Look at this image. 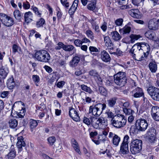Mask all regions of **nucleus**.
<instances>
[{"mask_svg":"<svg viewBox=\"0 0 159 159\" xmlns=\"http://www.w3.org/2000/svg\"><path fill=\"white\" fill-rule=\"evenodd\" d=\"M129 139V137L127 135L125 136L123 140L122 143L126 144H128V140Z\"/></svg>","mask_w":159,"mask_h":159,"instance_id":"obj_59","label":"nucleus"},{"mask_svg":"<svg viewBox=\"0 0 159 159\" xmlns=\"http://www.w3.org/2000/svg\"><path fill=\"white\" fill-rule=\"evenodd\" d=\"M106 114L108 118L112 119V118L115 117L113 113L109 110L106 111Z\"/></svg>","mask_w":159,"mask_h":159,"instance_id":"obj_48","label":"nucleus"},{"mask_svg":"<svg viewBox=\"0 0 159 159\" xmlns=\"http://www.w3.org/2000/svg\"><path fill=\"white\" fill-rule=\"evenodd\" d=\"M13 147V146H11V150L9 152L6 156V157L8 159H13L15 157L16 153Z\"/></svg>","mask_w":159,"mask_h":159,"instance_id":"obj_28","label":"nucleus"},{"mask_svg":"<svg viewBox=\"0 0 159 159\" xmlns=\"http://www.w3.org/2000/svg\"><path fill=\"white\" fill-rule=\"evenodd\" d=\"M20 151L22 147H25V141H24V138L20 136Z\"/></svg>","mask_w":159,"mask_h":159,"instance_id":"obj_60","label":"nucleus"},{"mask_svg":"<svg viewBox=\"0 0 159 159\" xmlns=\"http://www.w3.org/2000/svg\"><path fill=\"white\" fill-rule=\"evenodd\" d=\"M74 48H75L71 45H65L64 50L66 51L70 52L72 51Z\"/></svg>","mask_w":159,"mask_h":159,"instance_id":"obj_44","label":"nucleus"},{"mask_svg":"<svg viewBox=\"0 0 159 159\" xmlns=\"http://www.w3.org/2000/svg\"><path fill=\"white\" fill-rule=\"evenodd\" d=\"M139 44L137 43L134 45L129 51L133 58L138 61H142L145 58L144 57V52L141 49V48L139 45Z\"/></svg>","mask_w":159,"mask_h":159,"instance_id":"obj_1","label":"nucleus"},{"mask_svg":"<svg viewBox=\"0 0 159 159\" xmlns=\"http://www.w3.org/2000/svg\"><path fill=\"white\" fill-rule=\"evenodd\" d=\"M13 14L15 18L17 20H20V11L19 10H15Z\"/></svg>","mask_w":159,"mask_h":159,"instance_id":"obj_46","label":"nucleus"},{"mask_svg":"<svg viewBox=\"0 0 159 159\" xmlns=\"http://www.w3.org/2000/svg\"><path fill=\"white\" fill-rule=\"evenodd\" d=\"M45 20L44 19L40 18L36 22V26L37 28H39L43 27V25L45 23Z\"/></svg>","mask_w":159,"mask_h":159,"instance_id":"obj_38","label":"nucleus"},{"mask_svg":"<svg viewBox=\"0 0 159 159\" xmlns=\"http://www.w3.org/2000/svg\"><path fill=\"white\" fill-rule=\"evenodd\" d=\"M61 2L62 5L66 8L69 7V3L67 2V0H61Z\"/></svg>","mask_w":159,"mask_h":159,"instance_id":"obj_57","label":"nucleus"},{"mask_svg":"<svg viewBox=\"0 0 159 159\" xmlns=\"http://www.w3.org/2000/svg\"><path fill=\"white\" fill-rule=\"evenodd\" d=\"M31 9L33 11L35 14L38 15L39 17L41 16V14L40 13L37 7L34 6L31 7Z\"/></svg>","mask_w":159,"mask_h":159,"instance_id":"obj_45","label":"nucleus"},{"mask_svg":"<svg viewBox=\"0 0 159 159\" xmlns=\"http://www.w3.org/2000/svg\"><path fill=\"white\" fill-rule=\"evenodd\" d=\"M29 125L31 129H32L36 127L38 125V123L36 120L31 119L30 120Z\"/></svg>","mask_w":159,"mask_h":159,"instance_id":"obj_42","label":"nucleus"},{"mask_svg":"<svg viewBox=\"0 0 159 159\" xmlns=\"http://www.w3.org/2000/svg\"><path fill=\"white\" fill-rule=\"evenodd\" d=\"M129 14L132 17L137 19H140L142 16L140 14L138 9H132L128 11Z\"/></svg>","mask_w":159,"mask_h":159,"instance_id":"obj_19","label":"nucleus"},{"mask_svg":"<svg viewBox=\"0 0 159 159\" xmlns=\"http://www.w3.org/2000/svg\"><path fill=\"white\" fill-rule=\"evenodd\" d=\"M130 150L132 153L135 154L141 151L142 147V141L141 140H132L130 143Z\"/></svg>","mask_w":159,"mask_h":159,"instance_id":"obj_4","label":"nucleus"},{"mask_svg":"<svg viewBox=\"0 0 159 159\" xmlns=\"http://www.w3.org/2000/svg\"><path fill=\"white\" fill-rule=\"evenodd\" d=\"M123 110L126 115L129 116L133 115L134 113V111L130 108H123Z\"/></svg>","mask_w":159,"mask_h":159,"instance_id":"obj_36","label":"nucleus"},{"mask_svg":"<svg viewBox=\"0 0 159 159\" xmlns=\"http://www.w3.org/2000/svg\"><path fill=\"white\" fill-rule=\"evenodd\" d=\"M98 91L101 95L105 97H107L108 95L107 91L104 87L100 86L98 87Z\"/></svg>","mask_w":159,"mask_h":159,"instance_id":"obj_35","label":"nucleus"},{"mask_svg":"<svg viewBox=\"0 0 159 159\" xmlns=\"http://www.w3.org/2000/svg\"><path fill=\"white\" fill-rule=\"evenodd\" d=\"M32 78L33 80L35 83H38L39 81V76L37 75H33Z\"/></svg>","mask_w":159,"mask_h":159,"instance_id":"obj_56","label":"nucleus"},{"mask_svg":"<svg viewBox=\"0 0 159 159\" xmlns=\"http://www.w3.org/2000/svg\"><path fill=\"white\" fill-rule=\"evenodd\" d=\"M95 79L97 82L98 83L101 84L102 82V79L100 76L99 74H98V75H97V76L96 77Z\"/></svg>","mask_w":159,"mask_h":159,"instance_id":"obj_63","label":"nucleus"},{"mask_svg":"<svg viewBox=\"0 0 159 159\" xmlns=\"http://www.w3.org/2000/svg\"><path fill=\"white\" fill-rule=\"evenodd\" d=\"M69 115L75 121H79L80 117L77 111L72 107H69Z\"/></svg>","mask_w":159,"mask_h":159,"instance_id":"obj_11","label":"nucleus"},{"mask_svg":"<svg viewBox=\"0 0 159 159\" xmlns=\"http://www.w3.org/2000/svg\"><path fill=\"white\" fill-rule=\"evenodd\" d=\"M30 5L28 2H26L23 3V7L25 9H28L30 8Z\"/></svg>","mask_w":159,"mask_h":159,"instance_id":"obj_62","label":"nucleus"},{"mask_svg":"<svg viewBox=\"0 0 159 159\" xmlns=\"http://www.w3.org/2000/svg\"><path fill=\"white\" fill-rule=\"evenodd\" d=\"M148 142L154 143L157 140L156 136H146Z\"/></svg>","mask_w":159,"mask_h":159,"instance_id":"obj_41","label":"nucleus"},{"mask_svg":"<svg viewBox=\"0 0 159 159\" xmlns=\"http://www.w3.org/2000/svg\"><path fill=\"white\" fill-rule=\"evenodd\" d=\"M127 120L125 116L122 114L115 115V117L111 120L112 125L115 127L120 128L124 127L126 124Z\"/></svg>","mask_w":159,"mask_h":159,"instance_id":"obj_2","label":"nucleus"},{"mask_svg":"<svg viewBox=\"0 0 159 159\" xmlns=\"http://www.w3.org/2000/svg\"><path fill=\"white\" fill-rule=\"evenodd\" d=\"M135 125L137 129L141 131H144L148 126V123L147 120L143 118L137 119L136 121Z\"/></svg>","mask_w":159,"mask_h":159,"instance_id":"obj_8","label":"nucleus"},{"mask_svg":"<svg viewBox=\"0 0 159 159\" xmlns=\"http://www.w3.org/2000/svg\"><path fill=\"white\" fill-rule=\"evenodd\" d=\"M159 25L157 20L155 18L150 19L148 23V28L149 29L156 30L158 29Z\"/></svg>","mask_w":159,"mask_h":159,"instance_id":"obj_14","label":"nucleus"},{"mask_svg":"<svg viewBox=\"0 0 159 159\" xmlns=\"http://www.w3.org/2000/svg\"><path fill=\"white\" fill-rule=\"evenodd\" d=\"M0 20L4 25L7 27L11 26L14 24L12 18L2 13H0Z\"/></svg>","mask_w":159,"mask_h":159,"instance_id":"obj_10","label":"nucleus"},{"mask_svg":"<svg viewBox=\"0 0 159 159\" xmlns=\"http://www.w3.org/2000/svg\"><path fill=\"white\" fill-rule=\"evenodd\" d=\"M79 0H75L73 2L70 8L69 11V13L72 14H73L76 9Z\"/></svg>","mask_w":159,"mask_h":159,"instance_id":"obj_23","label":"nucleus"},{"mask_svg":"<svg viewBox=\"0 0 159 159\" xmlns=\"http://www.w3.org/2000/svg\"><path fill=\"white\" fill-rule=\"evenodd\" d=\"M93 126L95 128L104 129L107 125V121L103 118H99L92 122Z\"/></svg>","mask_w":159,"mask_h":159,"instance_id":"obj_7","label":"nucleus"},{"mask_svg":"<svg viewBox=\"0 0 159 159\" xmlns=\"http://www.w3.org/2000/svg\"><path fill=\"white\" fill-rule=\"evenodd\" d=\"M115 83L120 86H124L126 83L127 79L125 72H119L114 76Z\"/></svg>","mask_w":159,"mask_h":159,"instance_id":"obj_6","label":"nucleus"},{"mask_svg":"<svg viewBox=\"0 0 159 159\" xmlns=\"http://www.w3.org/2000/svg\"><path fill=\"white\" fill-rule=\"evenodd\" d=\"M123 34L129 33L131 30V28L128 26H125L123 29Z\"/></svg>","mask_w":159,"mask_h":159,"instance_id":"obj_49","label":"nucleus"},{"mask_svg":"<svg viewBox=\"0 0 159 159\" xmlns=\"http://www.w3.org/2000/svg\"><path fill=\"white\" fill-rule=\"evenodd\" d=\"M86 34L87 36L92 39H94V36L93 35V33L92 31L90 30H88L86 31Z\"/></svg>","mask_w":159,"mask_h":159,"instance_id":"obj_50","label":"nucleus"},{"mask_svg":"<svg viewBox=\"0 0 159 159\" xmlns=\"http://www.w3.org/2000/svg\"><path fill=\"white\" fill-rule=\"evenodd\" d=\"M75 44L77 47H80L82 44V40L79 39H76L74 41Z\"/></svg>","mask_w":159,"mask_h":159,"instance_id":"obj_52","label":"nucleus"},{"mask_svg":"<svg viewBox=\"0 0 159 159\" xmlns=\"http://www.w3.org/2000/svg\"><path fill=\"white\" fill-rule=\"evenodd\" d=\"M149 68L152 73H155L157 70V65L155 63L150 62L148 65Z\"/></svg>","mask_w":159,"mask_h":159,"instance_id":"obj_31","label":"nucleus"},{"mask_svg":"<svg viewBox=\"0 0 159 159\" xmlns=\"http://www.w3.org/2000/svg\"><path fill=\"white\" fill-rule=\"evenodd\" d=\"M123 21V20L122 19L119 18L117 19L115 21V23L117 25L120 26L122 25Z\"/></svg>","mask_w":159,"mask_h":159,"instance_id":"obj_55","label":"nucleus"},{"mask_svg":"<svg viewBox=\"0 0 159 159\" xmlns=\"http://www.w3.org/2000/svg\"><path fill=\"white\" fill-rule=\"evenodd\" d=\"M145 36L149 39L154 40L156 36V34L154 32L148 31L145 34Z\"/></svg>","mask_w":159,"mask_h":159,"instance_id":"obj_33","label":"nucleus"},{"mask_svg":"<svg viewBox=\"0 0 159 159\" xmlns=\"http://www.w3.org/2000/svg\"><path fill=\"white\" fill-rule=\"evenodd\" d=\"M9 71L8 69H4L2 67V68H0V78L4 79L7 77Z\"/></svg>","mask_w":159,"mask_h":159,"instance_id":"obj_24","label":"nucleus"},{"mask_svg":"<svg viewBox=\"0 0 159 159\" xmlns=\"http://www.w3.org/2000/svg\"><path fill=\"white\" fill-rule=\"evenodd\" d=\"M112 38L115 41H118L120 39L121 37L116 31L112 32L111 33Z\"/></svg>","mask_w":159,"mask_h":159,"instance_id":"obj_29","label":"nucleus"},{"mask_svg":"<svg viewBox=\"0 0 159 159\" xmlns=\"http://www.w3.org/2000/svg\"><path fill=\"white\" fill-rule=\"evenodd\" d=\"M156 128L155 126L149 128L146 133V136H156L157 133Z\"/></svg>","mask_w":159,"mask_h":159,"instance_id":"obj_22","label":"nucleus"},{"mask_svg":"<svg viewBox=\"0 0 159 159\" xmlns=\"http://www.w3.org/2000/svg\"><path fill=\"white\" fill-rule=\"evenodd\" d=\"M65 45L62 42H59L57 44V46L55 47V49L56 50H60L61 48L64 49Z\"/></svg>","mask_w":159,"mask_h":159,"instance_id":"obj_43","label":"nucleus"},{"mask_svg":"<svg viewBox=\"0 0 159 159\" xmlns=\"http://www.w3.org/2000/svg\"><path fill=\"white\" fill-rule=\"evenodd\" d=\"M9 94V92L7 91H3L1 93V97L2 98H5L7 97Z\"/></svg>","mask_w":159,"mask_h":159,"instance_id":"obj_64","label":"nucleus"},{"mask_svg":"<svg viewBox=\"0 0 159 159\" xmlns=\"http://www.w3.org/2000/svg\"><path fill=\"white\" fill-rule=\"evenodd\" d=\"M65 82L63 81H61L58 82L57 84V86L59 88H62L63 85L65 84Z\"/></svg>","mask_w":159,"mask_h":159,"instance_id":"obj_61","label":"nucleus"},{"mask_svg":"<svg viewBox=\"0 0 159 159\" xmlns=\"http://www.w3.org/2000/svg\"><path fill=\"white\" fill-rule=\"evenodd\" d=\"M0 130L4 132L9 133V129L7 125L4 123L0 124Z\"/></svg>","mask_w":159,"mask_h":159,"instance_id":"obj_37","label":"nucleus"},{"mask_svg":"<svg viewBox=\"0 0 159 159\" xmlns=\"http://www.w3.org/2000/svg\"><path fill=\"white\" fill-rule=\"evenodd\" d=\"M43 68L48 73H50L52 71V69L50 66L45 65L43 67Z\"/></svg>","mask_w":159,"mask_h":159,"instance_id":"obj_58","label":"nucleus"},{"mask_svg":"<svg viewBox=\"0 0 159 159\" xmlns=\"http://www.w3.org/2000/svg\"><path fill=\"white\" fill-rule=\"evenodd\" d=\"M83 122L84 123L88 125H90L91 124L90 120L85 116L84 117Z\"/></svg>","mask_w":159,"mask_h":159,"instance_id":"obj_53","label":"nucleus"},{"mask_svg":"<svg viewBox=\"0 0 159 159\" xmlns=\"http://www.w3.org/2000/svg\"><path fill=\"white\" fill-rule=\"evenodd\" d=\"M35 58L38 61L47 62L50 60L51 57L47 51L44 50H39L35 54Z\"/></svg>","mask_w":159,"mask_h":159,"instance_id":"obj_5","label":"nucleus"},{"mask_svg":"<svg viewBox=\"0 0 159 159\" xmlns=\"http://www.w3.org/2000/svg\"><path fill=\"white\" fill-rule=\"evenodd\" d=\"M131 39V41L132 43H134L135 41L138 40L140 38L141 36L140 35H136L135 34H131L129 36Z\"/></svg>","mask_w":159,"mask_h":159,"instance_id":"obj_39","label":"nucleus"},{"mask_svg":"<svg viewBox=\"0 0 159 159\" xmlns=\"http://www.w3.org/2000/svg\"><path fill=\"white\" fill-rule=\"evenodd\" d=\"M25 21L27 23H29L32 20V13L30 11L27 12L25 14Z\"/></svg>","mask_w":159,"mask_h":159,"instance_id":"obj_25","label":"nucleus"},{"mask_svg":"<svg viewBox=\"0 0 159 159\" xmlns=\"http://www.w3.org/2000/svg\"><path fill=\"white\" fill-rule=\"evenodd\" d=\"M104 40L105 45L107 47L110 48V49H113V44L109 36L104 35Z\"/></svg>","mask_w":159,"mask_h":159,"instance_id":"obj_20","label":"nucleus"},{"mask_svg":"<svg viewBox=\"0 0 159 159\" xmlns=\"http://www.w3.org/2000/svg\"><path fill=\"white\" fill-rule=\"evenodd\" d=\"M81 89L84 91L88 93L89 94H92L94 93L93 91L87 85L84 84H82L80 85Z\"/></svg>","mask_w":159,"mask_h":159,"instance_id":"obj_30","label":"nucleus"},{"mask_svg":"<svg viewBox=\"0 0 159 159\" xmlns=\"http://www.w3.org/2000/svg\"><path fill=\"white\" fill-rule=\"evenodd\" d=\"M81 57V55H75L70 62L69 64L70 66L73 67L76 66L80 61Z\"/></svg>","mask_w":159,"mask_h":159,"instance_id":"obj_16","label":"nucleus"},{"mask_svg":"<svg viewBox=\"0 0 159 159\" xmlns=\"http://www.w3.org/2000/svg\"><path fill=\"white\" fill-rule=\"evenodd\" d=\"M117 98L113 97L107 100L108 106L110 107H114L116 104Z\"/></svg>","mask_w":159,"mask_h":159,"instance_id":"obj_27","label":"nucleus"},{"mask_svg":"<svg viewBox=\"0 0 159 159\" xmlns=\"http://www.w3.org/2000/svg\"><path fill=\"white\" fill-rule=\"evenodd\" d=\"M89 74L91 76L94 77V78L95 79L96 77L98 75V73L96 70H92L89 72Z\"/></svg>","mask_w":159,"mask_h":159,"instance_id":"obj_47","label":"nucleus"},{"mask_svg":"<svg viewBox=\"0 0 159 159\" xmlns=\"http://www.w3.org/2000/svg\"><path fill=\"white\" fill-rule=\"evenodd\" d=\"M96 1L91 2L90 3H89L87 5L88 9L91 11L94 10L96 7Z\"/></svg>","mask_w":159,"mask_h":159,"instance_id":"obj_40","label":"nucleus"},{"mask_svg":"<svg viewBox=\"0 0 159 159\" xmlns=\"http://www.w3.org/2000/svg\"><path fill=\"white\" fill-rule=\"evenodd\" d=\"M128 144L122 143L120 145V152L121 154H125L129 152Z\"/></svg>","mask_w":159,"mask_h":159,"instance_id":"obj_21","label":"nucleus"},{"mask_svg":"<svg viewBox=\"0 0 159 159\" xmlns=\"http://www.w3.org/2000/svg\"><path fill=\"white\" fill-rule=\"evenodd\" d=\"M71 142L72 145L74 149L77 153L80 154L81 152L80 151L78 143L76 140L73 139L71 140Z\"/></svg>","mask_w":159,"mask_h":159,"instance_id":"obj_26","label":"nucleus"},{"mask_svg":"<svg viewBox=\"0 0 159 159\" xmlns=\"http://www.w3.org/2000/svg\"><path fill=\"white\" fill-rule=\"evenodd\" d=\"M9 124L10 128H15L17 125V121L14 119H11L9 121Z\"/></svg>","mask_w":159,"mask_h":159,"instance_id":"obj_34","label":"nucleus"},{"mask_svg":"<svg viewBox=\"0 0 159 159\" xmlns=\"http://www.w3.org/2000/svg\"><path fill=\"white\" fill-rule=\"evenodd\" d=\"M48 141L49 144L51 145H52L56 141L55 138L54 137H49L48 139Z\"/></svg>","mask_w":159,"mask_h":159,"instance_id":"obj_51","label":"nucleus"},{"mask_svg":"<svg viewBox=\"0 0 159 159\" xmlns=\"http://www.w3.org/2000/svg\"><path fill=\"white\" fill-rule=\"evenodd\" d=\"M7 88L10 89H13L15 86H19V83H16L12 77L9 78L7 80Z\"/></svg>","mask_w":159,"mask_h":159,"instance_id":"obj_17","label":"nucleus"},{"mask_svg":"<svg viewBox=\"0 0 159 159\" xmlns=\"http://www.w3.org/2000/svg\"><path fill=\"white\" fill-rule=\"evenodd\" d=\"M106 104L99 103L89 107V113L94 116H99L106 108Z\"/></svg>","mask_w":159,"mask_h":159,"instance_id":"obj_3","label":"nucleus"},{"mask_svg":"<svg viewBox=\"0 0 159 159\" xmlns=\"http://www.w3.org/2000/svg\"><path fill=\"white\" fill-rule=\"evenodd\" d=\"M147 91L151 97L154 100L159 101V89L154 86L148 88Z\"/></svg>","mask_w":159,"mask_h":159,"instance_id":"obj_9","label":"nucleus"},{"mask_svg":"<svg viewBox=\"0 0 159 159\" xmlns=\"http://www.w3.org/2000/svg\"><path fill=\"white\" fill-rule=\"evenodd\" d=\"M138 43H140L139 45L141 48V49L144 52V57H145V58H146L148 55L149 52L150 50L149 45L148 44L145 42Z\"/></svg>","mask_w":159,"mask_h":159,"instance_id":"obj_13","label":"nucleus"},{"mask_svg":"<svg viewBox=\"0 0 159 159\" xmlns=\"http://www.w3.org/2000/svg\"><path fill=\"white\" fill-rule=\"evenodd\" d=\"M100 54L101 58L103 61L106 62L110 61L111 58L107 52L103 50L101 52Z\"/></svg>","mask_w":159,"mask_h":159,"instance_id":"obj_18","label":"nucleus"},{"mask_svg":"<svg viewBox=\"0 0 159 159\" xmlns=\"http://www.w3.org/2000/svg\"><path fill=\"white\" fill-rule=\"evenodd\" d=\"M132 96L135 98H139L144 96L143 91L142 88L137 87L131 92Z\"/></svg>","mask_w":159,"mask_h":159,"instance_id":"obj_12","label":"nucleus"},{"mask_svg":"<svg viewBox=\"0 0 159 159\" xmlns=\"http://www.w3.org/2000/svg\"><path fill=\"white\" fill-rule=\"evenodd\" d=\"M151 113L153 118L156 121H159V107L153 106L152 108Z\"/></svg>","mask_w":159,"mask_h":159,"instance_id":"obj_15","label":"nucleus"},{"mask_svg":"<svg viewBox=\"0 0 159 159\" xmlns=\"http://www.w3.org/2000/svg\"><path fill=\"white\" fill-rule=\"evenodd\" d=\"M120 141V137L116 134H115L112 139L113 144L116 146H117Z\"/></svg>","mask_w":159,"mask_h":159,"instance_id":"obj_32","label":"nucleus"},{"mask_svg":"<svg viewBox=\"0 0 159 159\" xmlns=\"http://www.w3.org/2000/svg\"><path fill=\"white\" fill-rule=\"evenodd\" d=\"M89 49L91 53H92V52H97L99 51L97 48L93 46L89 47Z\"/></svg>","mask_w":159,"mask_h":159,"instance_id":"obj_54","label":"nucleus"}]
</instances>
